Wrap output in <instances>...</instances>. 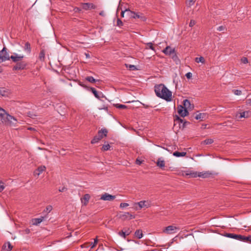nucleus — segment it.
<instances>
[{"mask_svg": "<svg viewBox=\"0 0 251 251\" xmlns=\"http://www.w3.org/2000/svg\"><path fill=\"white\" fill-rule=\"evenodd\" d=\"M232 92L236 95H241L242 94V91L239 90H232Z\"/></svg>", "mask_w": 251, "mask_h": 251, "instance_id": "41", "label": "nucleus"}, {"mask_svg": "<svg viewBox=\"0 0 251 251\" xmlns=\"http://www.w3.org/2000/svg\"><path fill=\"white\" fill-rule=\"evenodd\" d=\"M243 236H244V235H242L240 234H234L233 239H236L238 241H243V239H244Z\"/></svg>", "mask_w": 251, "mask_h": 251, "instance_id": "32", "label": "nucleus"}, {"mask_svg": "<svg viewBox=\"0 0 251 251\" xmlns=\"http://www.w3.org/2000/svg\"><path fill=\"white\" fill-rule=\"evenodd\" d=\"M23 58H24L23 55H18V54L15 53H14L13 55H12L10 56V59H11L14 62L17 63L18 62L21 61L23 59Z\"/></svg>", "mask_w": 251, "mask_h": 251, "instance_id": "12", "label": "nucleus"}, {"mask_svg": "<svg viewBox=\"0 0 251 251\" xmlns=\"http://www.w3.org/2000/svg\"><path fill=\"white\" fill-rule=\"evenodd\" d=\"M196 24V22L194 20H191L189 23V26L193 27Z\"/></svg>", "mask_w": 251, "mask_h": 251, "instance_id": "54", "label": "nucleus"}, {"mask_svg": "<svg viewBox=\"0 0 251 251\" xmlns=\"http://www.w3.org/2000/svg\"><path fill=\"white\" fill-rule=\"evenodd\" d=\"M234 233H226L224 235V236L226 237L233 238V239L234 238Z\"/></svg>", "mask_w": 251, "mask_h": 251, "instance_id": "42", "label": "nucleus"}, {"mask_svg": "<svg viewBox=\"0 0 251 251\" xmlns=\"http://www.w3.org/2000/svg\"><path fill=\"white\" fill-rule=\"evenodd\" d=\"M124 230L125 231L126 236L129 235L131 232V230L129 228H124Z\"/></svg>", "mask_w": 251, "mask_h": 251, "instance_id": "47", "label": "nucleus"}, {"mask_svg": "<svg viewBox=\"0 0 251 251\" xmlns=\"http://www.w3.org/2000/svg\"><path fill=\"white\" fill-rule=\"evenodd\" d=\"M135 235L138 239H141L143 237V233L142 230H137L135 232Z\"/></svg>", "mask_w": 251, "mask_h": 251, "instance_id": "27", "label": "nucleus"}, {"mask_svg": "<svg viewBox=\"0 0 251 251\" xmlns=\"http://www.w3.org/2000/svg\"><path fill=\"white\" fill-rule=\"evenodd\" d=\"M251 112L249 111H243L242 112H240L239 114H237L236 118L238 119H241L242 118H247L250 116Z\"/></svg>", "mask_w": 251, "mask_h": 251, "instance_id": "13", "label": "nucleus"}, {"mask_svg": "<svg viewBox=\"0 0 251 251\" xmlns=\"http://www.w3.org/2000/svg\"><path fill=\"white\" fill-rule=\"evenodd\" d=\"M196 0H189V2L190 4H194Z\"/></svg>", "mask_w": 251, "mask_h": 251, "instance_id": "62", "label": "nucleus"}, {"mask_svg": "<svg viewBox=\"0 0 251 251\" xmlns=\"http://www.w3.org/2000/svg\"><path fill=\"white\" fill-rule=\"evenodd\" d=\"M241 61L244 64H247L248 63V59L247 57H243L241 59Z\"/></svg>", "mask_w": 251, "mask_h": 251, "instance_id": "51", "label": "nucleus"}, {"mask_svg": "<svg viewBox=\"0 0 251 251\" xmlns=\"http://www.w3.org/2000/svg\"><path fill=\"white\" fill-rule=\"evenodd\" d=\"M91 92L93 93V94L94 95L95 97L97 98L98 99H100L101 98H104L105 96L103 95V94L102 93V92L98 93L97 91L93 87L90 88Z\"/></svg>", "mask_w": 251, "mask_h": 251, "instance_id": "15", "label": "nucleus"}, {"mask_svg": "<svg viewBox=\"0 0 251 251\" xmlns=\"http://www.w3.org/2000/svg\"><path fill=\"white\" fill-rule=\"evenodd\" d=\"M183 105H184L183 106L186 109H193L194 107L193 105L192 106V105L190 103V101L188 100H187V99L184 100H183Z\"/></svg>", "mask_w": 251, "mask_h": 251, "instance_id": "19", "label": "nucleus"}, {"mask_svg": "<svg viewBox=\"0 0 251 251\" xmlns=\"http://www.w3.org/2000/svg\"><path fill=\"white\" fill-rule=\"evenodd\" d=\"M185 76L188 79H190L192 77V74L188 72L185 75Z\"/></svg>", "mask_w": 251, "mask_h": 251, "instance_id": "53", "label": "nucleus"}, {"mask_svg": "<svg viewBox=\"0 0 251 251\" xmlns=\"http://www.w3.org/2000/svg\"><path fill=\"white\" fill-rule=\"evenodd\" d=\"M90 199V196L88 194H85L82 198H81L82 203L84 205H87Z\"/></svg>", "mask_w": 251, "mask_h": 251, "instance_id": "17", "label": "nucleus"}, {"mask_svg": "<svg viewBox=\"0 0 251 251\" xmlns=\"http://www.w3.org/2000/svg\"><path fill=\"white\" fill-rule=\"evenodd\" d=\"M108 133L107 130L104 128L100 130L98 134L95 136L93 139L91 140V144H94L98 143L100 140L102 139L104 137H106Z\"/></svg>", "mask_w": 251, "mask_h": 251, "instance_id": "3", "label": "nucleus"}, {"mask_svg": "<svg viewBox=\"0 0 251 251\" xmlns=\"http://www.w3.org/2000/svg\"><path fill=\"white\" fill-rule=\"evenodd\" d=\"M120 218L123 220L133 219L135 218V216L129 212H125L123 214L120 215Z\"/></svg>", "mask_w": 251, "mask_h": 251, "instance_id": "10", "label": "nucleus"}, {"mask_svg": "<svg viewBox=\"0 0 251 251\" xmlns=\"http://www.w3.org/2000/svg\"><path fill=\"white\" fill-rule=\"evenodd\" d=\"M147 46L150 48V49H151L152 50H155L154 48L153 47V45L150 42V43H147Z\"/></svg>", "mask_w": 251, "mask_h": 251, "instance_id": "52", "label": "nucleus"}, {"mask_svg": "<svg viewBox=\"0 0 251 251\" xmlns=\"http://www.w3.org/2000/svg\"><path fill=\"white\" fill-rule=\"evenodd\" d=\"M154 91L156 95L160 98L171 101L172 98V93L163 84H156L154 86Z\"/></svg>", "mask_w": 251, "mask_h": 251, "instance_id": "1", "label": "nucleus"}, {"mask_svg": "<svg viewBox=\"0 0 251 251\" xmlns=\"http://www.w3.org/2000/svg\"><path fill=\"white\" fill-rule=\"evenodd\" d=\"M47 210L49 211H50L52 209V206L50 205H49L46 207Z\"/></svg>", "mask_w": 251, "mask_h": 251, "instance_id": "61", "label": "nucleus"}, {"mask_svg": "<svg viewBox=\"0 0 251 251\" xmlns=\"http://www.w3.org/2000/svg\"><path fill=\"white\" fill-rule=\"evenodd\" d=\"M211 175V173H208V172H200L198 173V176L199 177H201L202 178H206L209 176Z\"/></svg>", "mask_w": 251, "mask_h": 251, "instance_id": "23", "label": "nucleus"}, {"mask_svg": "<svg viewBox=\"0 0 251 251\" xmlns=\"http://www.w3.org/2000/svg\"><path fill=\"white\" fill-rule=\"evenodd\" d=\"M45 57V51L44 50H42L40 51V52L39 53V59L41 61H44Z\"/></svg>", "mask_w": 251, "mask_h": 251, "instance_id": "29", "label": "nucleus"}, {"mask_svg": "<svg viewBox=\"0 0 251 251\" xmlns=\"http://www.w3.org/2000/svg\"><path fill=\"white\" fill-rule=\"evenodd\" d=\"M189 124H190V122H189L188 121H184V122L183 123V124L182 125H181L180 128H181L182 129H183L184 128H185L188 125H189Z\"/></svg>", "mask_w": 251, "mask_h": 251, "instance_id": "39", "label": "nucleus"}, {"mask_svg": "<svg viewBox=\"0 0 251 251\" xmlns=\"http://www.w3.org/2000/svg\"><path fill=\"white\" fill-rule=\"evenodd\" d=\"M23 234H28L30 232V230L29 228H26L22 231Z\"/></svg>", "mask_w": 251, "mask_h": 251, "instance_id": "50", "label": "nucleus"}, {"mask_svg": "<svg viewBox=\"0 0 251 251\" xmlns=\"http://www.w3.org/2000/svg\"><path fill=\"white\" fill-rule=\"evenodd\" d=\"M177 125H178V127H179V128H180L181 124H180V123L178 121H177L176 115H175V116L174 117V126L175 127Z\"/></svg>", "mask_w": 251, "mask_h": 251, "instance_id": "40", "label": "nucleus"}, {"mask_svg": "<svg viewBox=\"0 0 251 251\" xmlns=\"http://www.w3.org/2000/svg\"><path fill=\"white\" fill-rule=\"evenodd\" d=\"M10 56L7 51V49L4 47L3 49L0 51V63L5 61L6 60H9Z\"/></svg>", "mask_w": 251, "mask_h": 251, "instance_id": "4", "label": "nucleus"}, {"mask_svg": "<svg viewBox=\"0 0 251 251\" xmlns=\"http://www.w3.org/2000/svg\"><path fill=\"white\" fill-rule=\"evenodd\" d=\"M165 161L163 160H162L161 158H159L156 162V165L157 166L160 167L161 169H163L165 167Z\"/></svg>", "mask_w": 251, "mask_h": 251, "instance_id": "24", "label": "nucleus"}, {"mask_svg": "<svg viewBox=\"0 0 251 251\" xmlns=\"http://www.w3.org/2000/svg\"><path fill=\"white\" fill-rule=\"evenodd\" d=\"M226 30V28L225 26L221 25L218 27L217 30L219 31H225Z\"/></svg>", "mask_w": 251, "mask_h": 251, "instance_id": "44", "label": "nucleus"}, {"mask_svg": "<svg viewBox=\"0 0 251 251\" xmlns=\"http://www.w3.org/2000/svg\"><path fill=\"white\" fill-rule=\"evenodd\" d=\"M85 79L87 81H88L91 83H95L96 82L99 81V80L95 79V78H94V77L93 76H87L85 78Z\"/></svg>", "mask_w": 251, "mask_h": 251, "instance_id": "31", "label": "nucleus"}, {"mask_svg": "<svg viewBox=\"0 0 251 251\" xmlns=\"http://www.w3.org/2000/svg\"><path fill=\"white\" fill-rule=\"evenodd\" d=\"M110 146L108 144H106V145H104L102 148H101V150L103 151H108V150H109L110 149Z\"/></svg>", "mask_w": 251, "mask_h": 251, "instance_id": "37", "label": "nucleus"}, {"mask_svg": "<svg viewBox=\"0 0 251 251\" xmlns=\"http://www.w3.org/2000/svg\"><path fill=\"white\" fill-rule=\"evenodd\" d=\"M119 235L123 237L124 238H126V235L124 229L119 232Z\"/></svg>", "mask_w": 251, "mask_h": 251, "instance_id": "43", "label": "nucleus"}, {"mask_svg": "<svg viewBox=\"0 0 251 251\" xmlns=\"http://www.w3.org/2000/svg\"><path fill=\"white\" fill-rule=\"evenodd\" d=\"M208 115L206 113H200L199 114H196L195 116V118L196 120L200 121H203L205 119L207 118Z\"/></svg>", "mask_w": 251, "mask_h": 251, "instance_id": "16", "label": "nucleus"}, {"mask_svg": "<svg viewBox=\"0 0 251 251\" xmlns=\"http://www.w3.org/2000/svg\"><path fill=\"white\" fill-rule=\"evenodd\" d=\"M134 13V12L131 11L129 9H126V14L130 18L132 17Z\"/></svg>", "mask_w": 251, "mask_h": 251, "instance_id": "35", "label": "nucleus"}, {"mask_svg": "<svg viewBox=\"0 0 251 251\" xmlns=\"http://www.w3.org/2000/svg\"><path fill=\"white\" fill-rule=\"evenodd\" d=\"M115 199V196L110 195L108 193H105L102 195L100 197V200L106 201H112Z\"/></svg>", "mask_w": 251, "mask_h": 251, "instance_id": "9", "label": "nucleus"}, {"mask_svg": "<svg viewBox=\"0 0 251 251\" xmlns=\"http://www.w3.org/2000/svg\"><path fill=\"white\" fill-rule=\"evenodd\" d=\"M90 246V244L89 243H85L82 245H81V247L82 248H88Z\"/></svg>", "mask_w": 251, "mask_h": 251, "instance_id": "56", "label": "nucleus"}, {"mask_svg": "<svg viewBox=\"0 0 251 251\" xmlns=\"http://www.w3.org/2000/svg\"><path fill=\"white\" fill-rule=\"evenodd\" d=\"M193 177H196L198 176V174L197 172H194L190 174Z\"/></svg>", "mask_w": 251, "mask_h": 251, "instance_id": "58", "label": "nucleus"}, {"mask_svg": "<svg viewBox=\"0 0 251 251\" xmlns=\"http://www.w3.org/2000/svg\"><path fill=\"white\" fill-rule=\"evenodd\" d=\"M136 163L137 165H141L142 163V161L140 160H139V159H136Z\"/></svg>", "mask_w": 251, "mask_h": 251, "instance_id": "59", "label": "nucleus"}, {"mask_svg": "<svg viewBox=\"0 0 251 251\" xmlns=\"http://www.w3.org/2000/svg\"><path fill=\"white\" fill-rule=\"evenodd\" d=\"M195 61L197 63L201 62L202 63H204L205 62V60H204V57L201 56L200 57H196L195 58Z\"/></svg>", "mask_w": 251, "mask_h": 251, "instance_id": "36", "label": "nucleus"}, {"mask_svg": "<svg viewBox=\"0 0 251 251\" xmlns=\"http://www.w3.org/2000/svg\"><path fill=\"white\" fill-rule=\"evenodd\" d=\"M163 52L166 55H170L171 54H174L172 56L173 58L176 57V54L175 52V49H171L169 46H167L166 48H165L163 50Z\"/></svg>", "mask_w": 251, "mask_h": 251, "instance_id": "7", "label": "nucleus"}, {"mask_svg": "<svg viewBox=\"0 0 251 251\" xmlns=\"http://www.w3.org/2000/svg\"><path fill=\"white\" fill-rule=\"evenodd\" d=\"M114 106L118 109H126L127 108V106L124 104H114Z\"/></svg>", "mask_w": 251, "mask_h": 251, "instance_id": "34", "label": "nucleus"}, {"mask_svg": "<svg viewBox=\"0 0 251 251\" xmlns=\"http://www.w3.org/2000/svg\"><path fill=\"white\" fill-rule=\"evenodd\" d=\"M214 142V140L212 139H206L203 141L201 144L202 145H210Z\"/></svg>", "mask_w": 251, "mask_h": 251, "instance_id": "30", "label": "nucleus"}, {"mask_svg": "<svg viewBox=\"0 0 251 251\" xmlns=\"http://www.w3.org/2000/svg\"><path fill=\"white\" fill-rule=\"evenodd\" d=\"M99 109H100V110L104 109V110H106V111H107L108 110L107 106H103V107H102L99 108Z\"/></svg>", "mask_w": 251, "mask_h": 251, "instance_id": "60", "label": "nucleus"}, {"mask_svg": "<svg viewBox=\"0 0 251 251\" xmlns=\"http://www.w3.org/2000/svg\"><path fill=\"white\" fill-rule=\"evenodd\" d=\"M128 205H129V204L127 203H125V202L121 203V204L120 205V208H123L124 207L128 206Z\"/></svg>", "mask_w": 251, "mask_h": 251, "instance_id": "49", "label": "nucleus"}, {"mask_svg": "<svg viewBox=\"0 0 251 251\" xmlns=\"http://www.w3.org/2000/svg\"><path fill=\"white\" fill-rule=\"evenodd\" d=\"M46 169V168L45 166H39L36 170V171L38 172V173L36 172V174L39 176L41 173L45 171Z\"/></svg>", "mask_w": 251, "mask_h": 251, "instance_id": "28", "label": "nucleus"}, {"mask_svg": "<svg viewBox=\"0 0 251 251\" xmlns=\"http://www.w3.org/2000/svg\"><path fill=\"white\" fill-rule=\"evenodd\" d=\"M81 5L82 8L85 10L91 9H95L96 8V6L91 3H83Z\"/></svg>", "mask_w": 251, "mask_h": 251, "instance_id": "14", "label": "nucleus"}, {"mask_svg": "<svg viewBox=\"0 0 251 251\" xmlns=\"http://www.w3.org/2000/svg\"><path fill=\"white\" fill-rule=\"evenodd\" d=\"M126 67L128 68L129 70L130 71H134L137 70L136 67L133 65H129L128 66L127 64H126Z\"/></svg>", "mask_w": 251, "mask_h": 251, "instance_id": "38", "label": "nucleus"}, {"mask_svg": "<svg viewBox=\"0 0 251 251\" xmlns=\"http://www.w3.org/2000/svg\"><path fill=\"white\" fill-rule=\"evenodd\" d=\"M123 25V24L122 21L120 19H118L117 21V25L120 27L122 26Z\"/></svg>", "mask_w": 251, "mask_h": 251, "instance_id": "48", "label": "nucleus"}, {"mask_svg": "<svg viewBox=\"0 0 251 251\" xmlns=\"http://www.w3.org/2000/svg\"><path fill=\"white\" fill-rule=\"evenodd\" d=\"M5 186L2 181H0V192H1L4 189Z\"/></svg>", "mask_w": 251, "mask_h": 251, "instance_id": "46", "label": "nucleus"}, {"mask_svg": "<svg viewBox=\"0 0 251 251\" xmlns=\"http://www.w3.org/2000/svg\"><path fill=\"white\" fill-rule=\"evenodd\" d=\"M0 118L2 123L10 126H16L17 119L6 112L5 110L0 107Z\"/></svg>", "mask_w": 251, "mask_h": 251, "instance_id": "2", "label": "nucleus"}, {"mask_svg": "<svg viewBox=\"0 0 251 251\" xmlns=\"http://www.w3.org/2000/svg\"><path fill=\"white\" fill-rule=\"evenodd\" d=\"M177 120L180 123V124L182 125L184 122V120L181 119L178 116L176 115Z\"/></svg>", "mask_w": 251, "mask_h": 251, "instance_id": "55", "label": "nucleus"}, {"mask_svg": "<svg viewBox=\"0 0 251 251\" xmlns=\"http://www.w3.org/2000/svg\"><path fill=\"white\" fill-rule=\"evenodd\" d=\"M243 238L244 239H243L242 242H247V243L251 244V235L248 236H244Z\"/></svg>", "mask_w": 251, "mask_h": 251, "instance_id": "33", "label": "nucleus"}, {"mask_svg": "<svg viewBox=\"0 0 251 251\" xmlns=\"http://www.w3.org/2000/svg\"><path fill=\"white\" fill-rule=\"evenodd\" d=\"M177 112L182 117H184L189 114L188 110L181 105H178Z\"/></svg>", "mask_w": 251, "mask_h": 251, "instance_id": "5", "label": "nucleus"}, {"mask_svg": "<svg viewBox=\"0 0 251 251\" xmlns=\"http://www.w3.org/2000/svg\"><path fill=\"white\" fill-rule=\"evenodd\" d=\"M137 204L139 205L140 209H141L144 207H149L150 206V203L146 201H140Z\"/></svg>", "mask_w": 251, "mask_h": 251, "instance_id": "20", "label": "nucleus"}, {"mask_svg": "<svg viewBox=\"0 0 251 251\" xmlns=\"http://www.w3.org/2000/svg\"><path fill=\"white\" fill-rule=\"evenodd\" d=\"M186 154V152H178V151H175L173 153V155L176 157H181L184 156Z\"/></svg>", "mask_w": 251, "mask_h": 251, "instance_id": "26", "label": "nucleus"}, {"mask_svg": "<svg viewBox=\"0 0 251 251\" xmlns=\"http://www.w3.org/2000/svg\"><path fill=\"white\" fill-rule=\"evenodd\" d=\"M132 18L134 19H140V21L142 22H145L147 20V18L144 16V15L140 12L136 13L134 12Z\"/></svg>", "mask_w": 251, "mask_h": 251, "instance_id": "11", "label": "nucleus"}, {"mask_svg": "<svg viewBox=\"0 0 251 251\" xmlns=\"http://www.w3.org/2000/svg\"><path fill=\"white\" fill-rule=\"evenodd\" d=\"M178 229L177 227L174 226H169L165 227L163 232L168 234H171L176 232V230Z\"/></svg>", "mask_w": 251, "mask_h": 251, "instance_id": "8", "label": "nucleus"}, {"mask_svg": "<svg viewBox=\"0 0 251 251\" xmlns=\"http://www.w3.org/2000/svg\"><path fill=\"white\" fill-rule=\"evenodd\" d=\"M8 94V91L7 89L3 87H0V96H5Z\"/></svg>", "mask_w": 251, "mask_h": 251, "instance_id": "25", "label": "nucleus"}, {"mask_svg": "<svg viewBox=\"0 0 251 251\" xmlns=\"http://www.w3.org/2000/svg\"><path fill=\"white\" fill-rule=\"evenodd\" d=\"M75 12H79L81 11V9L78 7H76L75 8Z\"/></svg>", "mask_w": 251, "mask_h": 251, "instance_id": "63", "label": "nucleus"}, {"mask_svg": "<svg viewBox=\"0 0 251 251\" xmlns=\"http://www.w3.org/2000/svg\"><path fill=\"white\" fill-rule=\"evenodd\" d=\"M67 190V188L65 187H63L59 189V191L61 192H64Z\"/></svg>", "mask_w": 251, "mask_h": 251, "instance_id": "57", "label": "nucleus"}, {"mask_svg": "<svg viewBox=\"0 0 251 251\" xmlns=\"http://www.w3.org/2000/svg\"><path fill=\"white\" fill-rule=\"evenodd\" d=\"M44 219V217H41L39 218H34L32 220V224L33 225L37 226L40 224Z\"/></svg>", "mask_w": 251, "mask_h": 251, "instance_id": "21", "label": "nucleus"}, {"mask_svg": "<svg viewBox=\"0 0 251 251\" xmlns=\"http://www.w3.org/2000/svg\"><path fill=\"white\" fill-rule=\"evenodd\" d=\"M98 243V239H97V238H96L95 240H94V242L93 243H91L90 244V246H91V248L92 249L93 248H94L95 247V246Z\"/></svg>", "mask_w": 251, "mask_h": 251, "instance_id": "45", "label": "nucleus"}, {"mask_svg": "<svg viewBox=\"0 0 251 251\" xmlns=\"http://www.w3.org/2000/svg\"><path fill=\"white\" fill-rule=\"evenodd\" d=\"M24 49L28 53H30L31 51L30 44L28 42H26L25 44Z\"/></svg>", "mask_w": 251, "mask_h": 251, "instance_id": "22", "label": "nucleus"}, {"mask_svg": "<svg viewBox=\"0 0 251 251\" xmlns=\"http://www.w3.org/2000/svg\"><path fill=\"white\" fill-rule=\"evenodd\" d=\"M247 102L248 104L251 105V99H248L247 100Z\"/></svg>", "mask_w": 251, "mask_h": 251, "instance_id": "64", "label": "nucleus"}, {"mask_svg": "<svg viewBox=\"0 0 251 251\" xmlns=\"http://www.w3.org/2000/svg\"><path fill=\"white\" fill-rule=\"evenodd\" d=\"M27 66V63L25 61H21L15 65L13 68V70H24Z\"/></svg>", "mask_w": 251, "mask_h": 251, "instance_id": "6", "label": "nucleus"}, {"mask_svg": "<svg viewBox=\"0 0 251 251\" xmlns=\"http://www.w3.org/2000/svg\"><path fill=\"white\" fill-rule=\"evenodd\" d=\"M12 249V246L10 242H7L3 244L2 247L1 251H10Z\"/></svg>", "mask_w": 251, "mask_h": 251, "instance_id": "18", "label": "nucleus"}]
</instances>
